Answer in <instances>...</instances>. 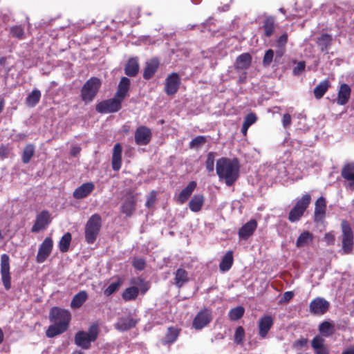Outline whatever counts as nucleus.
I'll list each match as a JSON object with an SVG mask.
<instances>
[{
  "mask_svg": "<svg viewBox=\"0 0 354 354\" xmlns=\"http://www.w3.org/2000/svg\"><path fill=\"white\" fill-rule=\"evenodd\" d=\"M240 163L236 158H221L216 160V171L220 180L228 187L234 185L240 176Z\"/></svg>",
  "mask_w": 354,
  "mask_h": 354,
  "instance_id": "nucleus-1",
  "label": "nucleus"
},
{
  "mask_svg": "<svg viewBox=\"0 0 354 354\" xmlns=\"http://www.w3.org/2000/svg\"><path fill=\"white\" fill-rule=\"evenodd\" d=\"M51 324L46 331L48 337L52 338L66 330V310L53 307L49 313Z\"/></svg>",
  "mask_w": 354,
  "mask_h": 354,
  "instance_id": "nucleus-2",
  "label": "nucleus"
},
{
  "mask_svg": "<svg viewBox=\"0 0 354 354\" xmlns=\"http://www.w3.org/2000/svg\"><path fill=\"white\" fill-rule=\"evenodd\" d=\"M100 333V327L97 323L92 324L88 331L80 330L74 337L75 344L82 349L88 350L91 346V343L97 340Z\"/></svg>",
  "mask_w": 354,
  "mask_h": 354,
  "instance_id": "nucleus-3",
  "label": "nucleus"
},
{
  "mask_svg": "<svg viewBox=\"0 0 354 354\" xmlns=\"http://www.w3.org/2000/svg\"><path fill=\"white\" fill-rule=\"evenodd\" d=\"M311 203V196L306 194L297 201L288 214V219L290 223H297L304 216L305 212Z\"/></svg>",
  "mask_w": 354,
  "mask_h": 354,
  "instance_id": "nucleus-4",
  "label": "nucleus"
},
{
  "mask_svg": "<svg viewBox=\"0 0 354 354\" xmlns=\"http://www.w3.org/2000/svg\"><path fill=\"white\" fill-rule=\"evenodd\" d=\"M102 85V82L97 77H92L88 79L83 85L81 89L82 100L86 103L93 100L97 95Z\"/></svg>",
  "mask_w": 354,
  "mask_h": 354,
  "instance_id": "nucleus-5",
  "label": "nucleus"
},
{
  "mask_svg": "<svg viewBox=\"0 0 354 354\" xmlns=\"http://www.w3.org/2000/svg\"><path fill=\"white\" fill-rule=\"evenodd\" d=\"M102 218L100 214H94L88 220L85 226V239L89 243H93L100 231Z\"/></svg>",
  "mask_w": 354,
  "mask_h": 354,
  "instance_id": "nucleus-6",
  "label": "nucleus"
},
{
  "mask_svg": "<svg viewBox=\"0 0 354 354\" xmlns=\"http://www.w3.org/2000/svg\"><path fill=\"white\" fill-rule=\"evenodd\" d=\"M341 227L342 231V249L343 253L346 254H351L353 249L354 236L353 230L349 223L346 220L342 221Z\"/></svg>",
  "mask_w": 354,
  "mask_h": 354,
  "instance_id": "nucleus-7",
  "label": "nucleus"
},
{
  "mask_svg": "<svg viewBox=\"0 0 354 354\" xmlns=\"http://www.w3.org/2000/svg\"><path fill=\"white\" fill-rule=\"evenodd\" d=\"M122 102L114 96L113 98L99 102L95 110L100 113H109L118 111L122 108Z\"/></svg>",
  "mask_w": 354,
  "mask_h": 354,
  "instance_id": "nucleus-8",
  "label": "nucleus"
},
{
  "mask_svg": "<svg viewBox=\"0 0 354 354\" xmlns=\"http://www.w3.org/2000/svg\"><path fill=\"white\" fill-rule=\"evenodd\" d=\"M0 266L1 281L5 289L8 290L11 288V277L10 272V258L8 254H1Z\"/></svg>",
  "mask_w": 354,
  "mask_h": 354,
  "instance_id": "nucleus-9",
  "label": "nucleus"
},
{
  "mask_svg": "<svg viewBox=\"0 0 354 354\" xmlns=\"http://www.w3.org/2000/svg\"><path fill=\"white\" fill-rule=\"evenodd\" d=\"M51 214L47 210H43L39 212L35 218L31 231L32 232H39L45 230L51 223Z\"/></svg>",
  "mask_w": 354,
  "mask_h": 354,
  "instance_id": "nucleus-10",
  "label": "nucleus"
},
{
  "mask_svg": "<svg viewBox=\"0 0 354 354\" xmlns=\"http://www.w3.org/2000/svg\"><path fill=\"white\" fill-rule=\"evenodd\" d=\"M181 84V79L177 73H172L165 79V92L167 95H175Z\"/></svg>",
  "mask_w": 354,
  "mask_h": 354,
  "instance_id": "nucleus-11",
  "label": "nucleus"
},
{
  "mask_svg": "<svg viewBox=\"0 0 354 354\" xmlns=\"http://www.w3.org/2000/svg\"><path fill=\"white\" fill-rule=\"evenodd\" d=\"M212 319L211 311L205 308L196 314L193 320L192 326L196 330H201L209 324Z\"/></svg>",
  "mask_w": 354,
  "mask_h": 354,
  "instance_id": "nucleus-12",
  "label": "nucleus"
},
{
  "mask_svg": "<svg viewBox=\"0 0 354 354\" xmlns=\"http://www.w3.org/2000/svg\"><path fill=\"white\" fill-rule=\"evenodd\" d=\"M134 138L136 145H147L152 138L151 130L145 125L139 126L136 129Z\"/></svg>",
  "mask_w": 354,
  "mask_h": 354,
  "instance_id": "nucleus-13",
  "label": "nucleus"
},
{
  "mask_svg": "<svg viewBox=\"0 0 354 354\" xmlns=\"http://www.w3.org/2000/svg\"><path fill=\"white\" fill-rule=\"evenodd\" d=\"M53 249V241L51 238L46 237L39 245L38 252L36 257L37 263L44 262L51 253Z\"/></svg>",
  "mask_w": 354,
  "mask_h": 354,
  "instance_id": "nucleus-14",
  "label": "nucleus"
},
{
  "mask_svg": "<svg viewBox=\"0 0 354 354\" xmlns=\"http://www.w3.org/2000/svg\"><path fill=\"white\" fill-rule=\"evenodd\" d=\"M330 306L328 301L324 298L317 297L310 303V311L315 315H324L326 313Z\"/></svg>",
  "mask_w": 354,
  "mask_h": 354,
  "instance_id": "nucleus-15",
  "label": "nucleus"
},
{
  "mask_svg": "<svg viewBox=\"0 0 354 354\" xmlns=\"http://www.w3.org/2000/svg\"><path fill=\"white\" fill-rule=\"evenodd\" d=\"M139 319L133 318L131 315L127 317H122L115 324V328L119 331L124 332L129 330L138 324Z\"/></svg>",
  "mask_w": 354,
  "mask_h": 354,
  "instance_id": "nucleus-16",
  "label": "nucleus"
},
{
  "mask_svg": "<svg viewBox=\"0 0 354 354\" xmlns=\"http://www.w3.org/2000/svg\"><path fill=\"white\" fill-rule=\"evenodd\" d=\"M274 324V319L271 315H263L258 322L259 335L265 339Z\"/></svg>",
  "mask_w": 354,
  "mask_h": 354,
  "instance_id": "nucleus-17",
  "label": "nucleus"
},
{
  "mask_svg": "<svg viewBox=\"0 0 354 354\" xmlns=\"http://www.w3.org/2000/svg\"><path fill=\"white\" fill-rule=\"evenodd\" d=\"M351 94V88L350 86L346 83L341 84L337 91L336 103L341 106L346 104L349 101Z\"/></svg>",
  "mask_w": 354,
  "mask_h": 354,
  "instance_id": "nucleus-18",
  "label": "nucleus"
},
{
  "mask_svg": "<svg viewBox=\"0 0 354 354\" xmlns=\"http://www.w3.org/2000/svg\"><path fill=\"white\" fill-rule=\"evenodd\" d=\"M326 198L320 196L317 199L315 204L314 221H322L326 216Z\"/></svg>",
  "mask_w": 354,
  "mask_h": 354,
  "instance_id": "nucleus-19",
  "label": "nucleus"
},
{
  "mask_svg": "<svg viewBox=\"0 0 354 354\" xmlns=\"http://www.w3.org/2000/svg\"><path fill=\"white\" fill-rule=\"evenodd\" d=\"M257 227V221L255 219H251L239 229L238 232L239 239L241 240H247L254 234Z\"/></svg>",
  "mask_w": 354,
  "mask_h": 354,
  "instance_id": "nucleus-20",
  "label": "nucleus"
},
{
  "mask_svg": "<svg viewBox=\"0 0 354 354\" xmlns=\"http://www.w3.org/2000/svg\"><path fill=\"white\" fill-rule=\"evenodd\" d=\"M160 66V62L158 58H152L146 62L143 69V78L146 80H150L157 72Z\"/></svg>",
  "mask_w": 354,
  "mask_h": 354,
  "instance_id": "nucleus-21",
  "label": "nucleus"
},
{
  "mask_svg": "<svg viewBox=\"0 0 354 354\" xmlns=\"http://www.w3.org/2000/svg\"><path fill=\"white\" fill-rule=\"evenodd\" d=\"M122 147L120 143H116L113 149L111 166L114 171H119L122 166Z\"/></svg>",
  "mask_w": 354,
  "mask_h": 354,
  "instance_id": "nucleus-22",
  "label": "nucleus"
},
{
  "mask_svg": "<svg viewBox=\"0 0 354 354\" xmlns=\"http://www.w3.org/2000/svg\"><path fill=\"white\" fill-rule=\"evenodd\" d=\"M95 189V185L92 182L83 183L73 192V197L76 199H82L88 196Z\"/></svg>",
  "mask_w": 354,
  "mask_h": 354,
  "instance_id": "nucleus-23",
  "label": "nucleus"
},
{
  "mask_svg": "<svg viewBox=\"0 0 354 354\" xmlns=\"http://www.w3.org/2000/svg\"><path fill=\"white\" fill-rule=\"evenodd\" d=\"M129 88L130 80L127 77H122L118 84V90L115 94V97L122 102L127 95Z\"/></svg>",
  "mask_w": 354,
  "mask_h": 354,
  "instance_id": "nucleus-24",
  "label": "nucleus"
},
{
  "mask_svg": "<svg viewBox=\"0 0 354 354\" xmlns=\"http://www.w3.org/2000/svg\"><path fill=\"white\" fill-rule=\"evenodd\" d=\"M189 281L188 272L183 268H178L174 272V284L178 288H182Z\"/></svg>",
  "mask_w": 354,
  "mask_h": 354,
  "instance_id": "nucleus-25",
  "label": "nucleus"
},
{
  "mask_svg": "<svg viewBox=\"0 0 354 354\" xmlns=\"http://www.w3.org/2000/svg\"><path fill=\"white\" fill-rule=\"evenodd\" d=\"M196 187L197 183L196 181H190L178 194L177 197V202L180 204H184L191 196Z\"/></svg>",
  "mask_w": 354,
  "mask_h": 354,
  "instance_id": "nucleus-26",
  "label": "nucleus"
},
{
  "mask_svg": "<svg viewBox=\"0 0 354 354\" xmlns=\"http://www.w3.org/2000/svg\"><path fill=\"white\" fill-rule=\"evenodd\" d=\"M263 30V36L269 38L274 34L276 28L275 19L272 16L265 17L261 27Z\"/></svg>",
  "mask_w": 354,
  "mask_h": 354,
  "instance_id": "nucleus-27",
  "label": "nucleus"
},
{
  "mask_svg": "<svg viewBox=\"0 0 354 354\" xmlns=\"http://www.w3.org/2000/svg\"><path fill=\"white\" fill-rule=\"evenodd\" d=\"M139 62L138 57H130L124 67V73L129 77H136L139 72Z\"/></svg>",
  "mask_w": 354,
  "mask_h": 354,
  "instance_id": "nucleus-28",
  "label": "nucleus"
},
{
  "mask_svg": "<svg viewBox=\"0 0 354 354\" xmlns=\"http://www.w3.org/2000/svg\"><path fill=\"white\" fill-rule=\"evenodd\" d=\"M252 63V56L248 53L239 55L234 63V68L237 70H244L250 68Z\"/></svg>",
  "mask_w": 354,
  "mask_h": 354,
  "instance_id": "nucleus-29",
  "label": "nucleus"
},
{
  "mask_svg": "<svg viewBox=\"0 0 354 354\" xmlns=\"http://www.w3.org/2000/svg\"><path fill=\"white\" fill-rule=\"evenodd\" d=\"M324 339L320 335H316L312 339L311 346L315 354H329L328 348L324 345Z\"/></svg>",
  "mask_w": 354,
  "mask_h": 354,
  "instance_id": "nucleus-30",
  "label": "nucleus"
},
{
  "mask_svg": "<svg viewBox=\"0 0 354 354\" xmlns=\"http://www.w3.org/2000/svg\"><path fill=\"white\" fill-rule=\"evenodd\" d=\"M314 239L315 236L312 232L304 230L297 237L295 245L298 248L308 246L313 241Z\"/></svg>",
  "mask_w": 354,
  "mask_h": 354,
  "instance_id": "nucleus-31",
  "label": "nucleus"
},
{
  "mask_svg": "<svg viewBox=\"0 0 354 354\" xmlns=\"http://www.w3.org/2000/svg\"><path fill=\"white\" fill-rule=\"evenodd\" d=\"M136 203V200L134 196L127 197L121 206V212L127 216H130L135 210Z\"/></svg>",
  "mask_w": 354,
  "mask_h": 354,
  "instance_id": "nucleus-32",
  "label": "nucleus"
},
{
  "mask_svg": "<svg viewBox=\"0 0 354 354\" xmlns=\"http://www.w3.org/2000/svg\"><path fill=\"white\" fill-rule=\"evenodd\" d=\"M333 37L331 35L323 33L317 38L316 44L322 52H327L332 44Z\"/></svg>",
  "mask_w": 354,
  "mask_h": 354,
  "instance_id": "nucleus-33",
  "label": "nucleus"
},
{
  "mask_svg": "<svg viewBox=\"0 0 354 354\" xmlns=\"http://www.w3.org/2000/svg\"><path fill=\"white\" fill-rule=\"evenodd\" d=\"M205 201L204 195L196 194L194 195L189 203V207L193 212H198L201 210Z\"/></svg>",
  "mask_w": 354,
  "mask_h": 354,
  "instance_id": "nucleus-34",
  "label": "nucleus"
},
{
  "mask_svg": "<svg viewBox=\"0 0 354 354\" xmlns=\"http://www.w3.org/2000/svg\"><path fill=\"white\" fill-rule=\"evenodd\" d=\"M341 176L349 182L350 186H354V164L347 163L344 165L341 171Z\"/></svg>",
  "mask_w": 354,
  "mask_h": 354,
  "instance_id": "nucleus-35",
  "label": "nucleus"
},
{
  "mask_svg": "<svg viewBox=\"0 0 354 354\" xmlns=\"http://www.w3.org/2000/svg\"><path fill=\"white\" fill-rule=\"evenodd\" d=\"M330 87V82L328 79H325L315 86L313 90L315 97L317 100L321 99Z\"/></svg>",
  "mask_w": 354,
  "mask_h": 354,
  "instance_id": "nucleus-36",
  "label": "nucleus"
},
{
  "mask_svg": "<svg viewBox=\"0 0 354 354\" xmlns=\"http://www.w3.org/2000/svg\"><path fill=\"white\" fill-rule=\"evenodd\" d=\"M234 262L232 251L227 252L223 257L219 264V269L221 272L228 271L232 266Z\"/></svg>",
  "mask_w": 354,
  "mask_h": 354,
  "instance_id": "nucleus-37",
  "label": "nucleus"
},
{
  "mask_svg": "<svg viewBox=\"0 0 354 354\" xmlns=\"http://www.w3.org/2000/svg\"><path fill=\"white\" fill-rule=\"evenodd\" d=\"M180 333V329L171 326L167 328L162 343L164 344H171L178 338Z\"/></svg>",
  "mask_w": 354,
  "mask_h": 354,
  "instance_id": "nucleus-38",
  "label": "nucleus"
},
{
  "mask_svg": "<svg viewBox=\"0 0 354 354\" xmlns=\"http://www.w3.org/2000/svg\"><path fill=\"white\" fill-rule=\"evenodd\" d=\"M87 297L88 295L86 291L79 292L73 297L71 303V307L74 309L80 308L86 301Z\"/></svg>",
  "mask_w": 354,
  "mask_h": 354,
  "instance_id": "nucleus-39",
  "label": "nucleus"
},
{
  "mask_svg": "<svg viewBox=\"0 0 354 354\" xmlns=\"http://www.w3.org/2000/svg\"><path fill=\"white\" fill-rule=\"evenodd\" d=\"M319 331L320 334L326 337H330L335 333V326L333 323L324 321L319 326Z\"/></svg>",
  "mask_w": 354,
  "mask_h": 354,
  "instance_id": "nucleus-40",
  "label": "nucleus"
},
{
  "mask_svg": "<svg viewBox=\"0 0 354 354\" xmlns=\"http://www.w3.org/2000/svg\"><path fill=\"white\" fill-rule=\"evenodd\" d=\"M41 92L38 89H34L28 94L26 99V103L29 107H34L39 102Z\"/></svg>",
  "mask_w": 354,
  "mask_h": 354,
  "instance_id": "nucleus-41",
  "label": "nucleus"
},
{
  "mask_svg": "<svg viewBox=\"0 0 354 354\" xmlns=\"http://www.w3.org/2000/svg\"><path fill=\"white\" fill-rule=\"evenodd\" d=\"M139 294V289L136 286H131L126 288L122 292V297L126 301L135 300Z\"/></svg>",
  "mask_w": 354,
  "mask_h": 354,
  "instance_id": "nucleus-42",
  "label": "nucleus"
},
{
  "mask_svg": "<svg viewBox=\"0 0 354 354\" xmlns=\"http://www.w3.org/2000/svg\"><path fill=\"white\" fill-rule=\"evenodd\" d=\"M35 147L32 144L27 145L22 153L21 160L24 164L30 162L32 157L34 156Z\"/></svg>",
  "mask_w": 354,
  "mask_h": 354,
  "instance_id": "nucleus-43",
  "label": "nucleus"
},
{
  "mask_svg": "<svg viewBox=\"0 0 354 354\" xmlns=\"http://www.w3.org/2000/svg\"><path fill=\"white\" fill-rule=\"evenodd\" d=\"M245 309L242 306H237L232 308L229 312V317L232 321H236L240 319L244 314Z\"/></svg>",
  "mask_w": 354,
  "mask_h": 354,
  "instance_id": "nucleus-44",
  "label": "nucleus"
},
{
  "mask_svg": "<svg viewBox=\"0 0 354 354\" xmlns=\"http://www.w3.org/2000/svg\"><path fill=\"white\" fill-rule=\"evenodd\" d=\"M122 283V279L119 278L117 281L111 283L104 290V294L109 297L116 292Z\"/></svg>",
  "mask_w": 354,
  "mask_h": 354,
  "instance_id": "nucleus-45",
  "label": "nucleus"
},
{
  "mask_svg": "<svg viewBox=\"0 0 354 354\" xmlns=\"http://www.w3.org/2000/svg\"><path fill=\"white\" fill-rule=\"evenodd\" d=\"M215 157L216 153L213 151L209 152L207 155V159L205 160V165L207 171L209 173L214 171Z\"/></svg>",
  "mask_w": 354,
  "mask_h": 354,
  "instance_id": "nucleus-46",
  "label": "nucleus"
},
{
  "mask_svg": "<svg viewBox=\"0 0 354 354\" xmlns=\"http://www.w3.org/2000/svg\"><path fill=\"white\" fill-rule=\"evenodd\" d=\"M207 140L204 136H198L195 137L189 143L190 148H197L207 142Z\"/></svg>",
  "mask_w": 354,
  "mask_h": 354,
  "instance_id": "nucleus-47",
  "label": "nucleus"
},
{
  "mask_svg": "<svg viewBox=\"0 0 354 354\" xmlns=\"http://www.w3.org/2000/svg\"><path fill=\"white\" fill-rule=\"evenodd\" d=\"M274 51L272 49H268L266 51L263 58V65L265 67L269 66L274 59Z\"/></svg>",
  "mask_w": 354,
  "mask_h": 354,
  "instance_id": "nucleus-48",
  "label": "nucleus"
},
{
  "mask_svg": "<svg viewBox=\"0 0 354 354\" xmlns=\"http://www.w3.org/2000/svg\"><path fill=\"white\" fill-rule=\"evenodd\" d=\"M245 337V330L242 326L236 328L234 333V342L238 344H243Z\"/></svg>",
  "mask_w": 354,
  "mask_h": 354,
  "instance_id": "nucleus-49",
  "label": "nucleus"
},
{
  "mask_svg": "<svg viewBox=\"0 0 354 354\" xmlns=\"http://www.w3.org/2000/svg\"><path fill=\"white\" fill-rule=\"evenodd\" d=\"M10 34L13 37L22 39L24 35V28L21 26H15L10 28Z\"/></svg>",
  "mask_w": 354,
  "mask_h": 354,
  "instance_id": "nucleus-50",
  "label": "nucleus"
},
{
  "mask_svg": "<svg viewBox=\"0 0 354 354\" xmlns=\"http://www.w3.org/2000/svg\"><path fill=\"white\" fill-rule=\"evenodd\" d=\"M132 266L138 270H143L145 268L146 262L144 259L135 258L132 261Z\"/></svg>",
  "mask_w": 354,
  "mask_h": 354,
  "instance_id": "nucleus-51",
  "label": "nucleus"
},
{
  "mask_svg": "<svg viewBox=\"0 0 354 354\" xmlns=\"http://www.w3.org/2000/svg\"><path fill=\"white\" fill-rule=\"evenodd\" d=\"M257 120V115L251 112L246 115V116L244 118L243 124H246L247 126L250 127L253 124H254Z\"/></svg>",
  "mask_w": 354,
  "mask_h": 354,
  "instance_id": "nucleus-52",
  "label": "nucleus"
},
{
  "mask_svg": "<svg viewBox=\"0 0 354 354\" xmlns=\"http://www.w3.org/2000/svg\"><path fill=\"white\" fill-rule=\"evenodd\" d=\"M287 42L288 35L287 33H283L276 41V46L277 48H286Z\"/></svg>",
  "mask_w": 354,
  "mask_h": 354,
  "instance_id": "nucleus-53",
  "label": "nucleus"
},
{
  "mask_svg": "<svg viewBox=\"0 0 354 354\" xmlns=\"http://www.w3.org/2000/svg\"><path fill=\"white\" fill-rule=\"evenodd\" d=\"M306 67V62L301 61L298 62L297 65L293 68L292 73L294 75H299L303 71H304Z\"/></svg>",
  "mask_w": 354,
  "mask_h": 354,
  "instance_id": "nucleus-54",
  "label": "nucleus"
},
{
  "mask_svg": "<svg viewBox=\"0 0 354 354\" xmlns=\"http://www.w3.org/2000/svg\"><path fill=\"white\" fill-rule=\"evenodd\" d=\"M156 200V193L155 191H152L149 195L147 196V201L145 203L146 207H152Z\"/></svg>",
  "mask_w": 354,
  "mask_h": 354,
  "instance_id": "nucleus-55",
  "label": "nucleus"
},
{
  "mask_svg": "<svg viewBox=\"0 0 354 354\" xmlns=\"http://www.w3.org/2000/svg\"><path fill=\"white\" fill-rule=\"evenodd\" d=\"M291 115L289 113H285L283 115L282 124L284 128H287L291 124Z\"/></svg>",
  "mask_w": 354,
  "mask_h": 354,
  "instance_id": "nucleus-56",
  "label": "nucleus"
},
{
  "mask_svg": "<svg viewBox=\"0 0 354 354\" xmlns=\"http://www.w3.org/2000/svg\"><path fill=\"white\" fill-rule=\"evenodd\" d=\"M294 297V293L292 291L285 292L283 296V298L280 301L281 303H288Z\"/></svg>",
  "mask_w": 354,
  "mask_h": 354,
  "instance_id": "nucleus-57",
  "label": "nucleus"
},
{
  "mask_svg": "<svg viewBox=\"0 0 354 354\" xmlns=\"http://www.w3.org/2000/svg\"><path fill=\"white\" fill-rule=\"evenodd\" d=\"M308 343V339L306 338H300L299 339L295 341L293 343V346L295 348H302L305 346Z\"/></svg>",
  "mask_w": 354,
  "mask_h": 354,
  "instance_id": "nucleus-58",
  "label": "nucleus"
},
{
  "mask_svg": "<svg viewBox=\"0 0 354 354\" xmlns=\"http://www.w3.org/2000/svg\"><path fill=\"white\" fill-rule=\"evenodd\" d=\"M59 248L62 252H66V233L62 236L59 243Z\"/></svg>",
  "mask_w": 354,
  "mask_h": 354,
  "instance_id": "nucleus-59",
  "label": "nucleus"
},
{
  "mask_svg": "<svg viewBox=\"0 0 354 354\" xmlns=\"http://www.w3.org/2000/svg\"><path fill=\"white\" fill-rule=\"evenodd\" d=\"M324 240L328 245H333L335 241V236L332 232L326 233Z\"/></svg>",
  "mask_w": 354,
  "mask_h": 354,
  "instance_id": "nucleus-60",
  "label": "nucleus"
},
{
  "mask_svg": "<svg viewBox=\"0 0 354 354\" xmlns=\"http://www.w3.org/2000/svg\"><path fill=\"white\" fill-rule=\"evenodd\" d=\"M277 48L278 49L276 51L275 61H277V59L281 58L283 55V54L286 51V48Z\"/></svg>",
  "mask_w": 354,
  "mask_h": 354,
  "instance_id": "nucleus-61",
  "label": "nucleus"
},
{
  "mask_svg": "<svg viewBox=\"0 0 354 354\" xmlns=\"http://www.w3.org/2000/svg\"><path fill=\"white\" fill-rule=\"evenodd\" d=\"M81 148L77 146L73 147L71 149V155L73 156H76L77 154L80 153Z\"/></svg>",
  "mask_w": 354,
  "mask_h": 354,
  "instance_id": "nucleus-62",
  "label": "nucleus"
},
{
  "mask_svg": "<svg viewBox=\"0 0 354 354\" xmlns=\"http://www.w3.org/2000/svg\"><path fill=\"white\" fill-rule=\"evenodd\" d=\"M53 354H66V347L65 346H62L60 348H57Z\"/></svg>",
  "mask_w": 354,
  "mask_h": 354,
  "instance_id": "nucleus-63",
  "label": "nucleus"
},
{
  "mask_svg": "<svg viewBox=\"0 0 354 354\" xmlns=\"http://www.w3.org/2000/svg\"><path fill=\"white\" fill-rule=\"evenodd\" d=\"M7 149L4 146L0 147V156L1 157H6L7 156Z\"/></svg>",
  "mask_w": 354,
  "mask_h": 354,
  "instance_id": "nucleus-64",
  "label": "nucleus"
}]
</instances>
